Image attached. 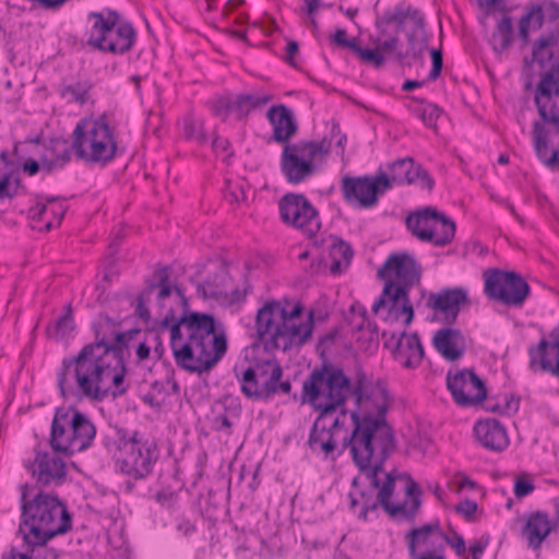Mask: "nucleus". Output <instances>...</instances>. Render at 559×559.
Returning <instances> with one entry per match:
<instances>
[{
  "label": "nucleus",
  "instance_id": "obj_1",
  "mask_svg": "<svg viewBox=\"0 0 559 559\" xmlns=\"http://www.w3.org/2000/svg\"><path fill=\"white\" fill-rule=\"evenodd\" d=\"M379 418L352 414L354 429L352 437L345 440L350 445L353 461L369 479L370 485L378 489V496L360 492L361 511L359 518L366 520L369 511L379 506L391 515H403L414 520L421 506V489L409 474L394 472L385 473V480L381 481L379 475L383 472V464L395 449L394 432L385 419L386 406L381 402Z\"/></svg>",
  "mask_w": 559,
  "mask_h": 559
},
{
  "label": "nucleus",
  "instance_id": "obj_2",
  "mask_svg": "<svg viewBox=\"0 0 559 559\" xmlns=\"http://www.w3.org/2000/svg\"><path fill=\"white\" fill-rule=\"evenodd\" d=\"M350 397L357 406L350 415L357 412L360 418H379L381 402L389 408L386 389L380 383L372 384L364 371H358L350 378L340 366L324 362L313 368L304 381L302 400L319 413L308 439L312 451H320L325 457L333 456L337 447L334 436L340 429H344V424L333 415Z\"/></svg>",
  "mask_w": 559,
  "mask_h": 559
},
{
  "label": "nucleus",
  "instance_id": "obj_3",
  "mask_svg": "<svg viewBox=\"0 0 559 559\" xmlns=\"http://www.w3.org/2000/svg\"><path fill=\"white\" fill-rule=\"evenodd\" d=\"M95 340L84 345L76 356L66 357L57 371V385L63 399L103 401L109 394L122 395L126 376L124 354L128 342L140 332L117 331L108 316L93 322Z\"/></svg>",
  "mask_w": 559,
  "mask_h": 559
},
{
  "label": "nucleus",
  "instance_id": "obj_4",
  "mask_svg": "<svg viewBox=\"0 0 559 559\" xmlns=\"http://www.w3.org/2000/svg\"><path fill=\"white\" fill-rule=\"evenodd\" d=\"M169 331L170 347L176 365L201 374L212 370L227 352V337L217 330L212 314L189 312L175 321L166 316L156 326L146 330V342L160 359L165 353L163 334Z\"/></svg>",
  "mask_w": 559,
  "mask_h": 559
},
{
  "label": "nucleus",
  "instance_id": "obj_5",
  "mask_svg": "<svg viewBox=\"0 0 559 559\" xmlns=\"http://www.w3.org/2000/svg\"><path fill=\"white\" fill-rule=\"evenodd\" d=\"M29 490L27 484L20 487L21 521L17 533L24 546L34 549L69 532L72 528V516L57 495L38 490L29 496Z\"/></svg>",
  "mask_w": 559,
  "mask_h": 559
},
{
  "label": "nucleus",
  "instance_id": "obj_6",
  "mask_svg": "<svg viewBox=\"0 0 559 559\" xmlns=\"http://www.w3.org/2000/svg\"><path fill=\"white\" fill-rule=\"evenodd\" d=\"M255 331L266 350L300 348L312 336L313 312L305 319L300 304L288 308L281 301H267L257 312Z\"/></svg>",
  "mask_w": 559,
  "mask_h": 559
},
{
  "label": "nucleus",
  "instance_id": "obj_7",
  "mask_svg": "<svg viewBox=\"0 0 559 559\" xmlns=\"http://www.w3.org/2000/svg\"><path fill=\"white\" fill-rule=\"evenodd\" d=\"M538 119L532 124L536 156L549 168L559 165V64L540 74L534 90Z\"/></svg>",
  "mask_w": 559,
  "mask_h": 559
},
{
  "label": "nucleus",
  "instance_id": "obj_8",
  "mask_svg": "<svg viewBox=\"0 0 559 559\" xmlns=\"http://www.w3.org/2000/svg\"><path fill=\"white\" fill-rule=\"evenodd\" d=\"M420 265L407 252L392 253L378 270V276L385 281L381 296L374 301L372 311L388 309L395 319L405 316L404 324L408 325L414 318V309L408 299V290L419 283Z\"/></svg>",
  "mask_w": 559,
  "mask_h": 559
},
{
  "label": "nucleus",
  "instance_id": "obj_9",
  "mask_svg": "<svg viewBox=\"0 0 559 559\" xmlns=\"http://www.w3.org/2000/svg\"><path fill=\"white\" fill-rule=\"evenodd\" d=\"M347 142L346 134L342 133L337 123H333L330 135L320 141H299L284 145L281 155V170L292 185L301 183L318 173L319 164H322L332 150L333 144L343 156Z\"/></svg>",
  "mask_w": 559,
  "mask_h": 559
},
{
  "label": "nucleus",
  "instance_id": "obj_10",
  "mask_svg": "<svg viewBox=\"0 0 559 559\" xmlns=\"http://www.w3.org/2000/svg\"><path fill=\"white\" fill-rule=\"evenodd\" d=\"M105 447L117 455L116 465L128 477L146 478L159 459V448L154 439L142 438L138 431L114 427L105 439Z\"/></svg>",
  "mask_w": 559,
  "mask_h": 559
},
{
  "label": "nucleus",
  "instance_id": "obj_11",
  "mask_svg": "<svg viewBox=\"0 0 559 559\" xmlns=\"http://www.w3.org/2000/svg\"><path fill=\"white\" fill-rule=\"evenodd\" d=\"M96 436L92 420L74 407H58L50 428L49 443L55 452L67 456L86 450Z\"/></svg>",
  "mask_w": 559,
  "mask_h": 559
},
{
  "label": "nucleus",
  "instance_id": "obj_12",
  "mask_svg": "<svg viewBox=\"0 0 559 559\" xmlns=\"http://www.w3.org/2000/svg\"><path fill=\"white\" fill-rule=\"evenodd\" d=\"M72 146L79 159L106 165L117 155L114 129L105 117L80 120L72 132Z\"/></svg>",
  "mask_w": 559,
  "mask_h": 559
},
{
  "label": "nucleus",
  "instance_id": "obj_13",
  "mask_svg": "<svg viewBox=\"0 0 559 559\" xmlns=\"http://www.w3.org/2000/svg\"><path fill=\"white\" fill-rule=\"evenodd\" d=\"M234 373L241 393L252 401H269L275 394H288L292 390L289 380L282 381L283 369L274 358L255 360L247 367L236 365Z\"/></svg>",
  "mask_w": 559,
  "mask_h": 559
},
{
  "label": "nucleus",
  "instance_id": "obj_14",
  "mask_svg": "<svg viewBox=\"0 0 559 559\" xmlns=\"http://www.w3.org/2000/svg\"><path fill=\"white\" fill-rule=\"evenodd\" d=\"M87 21L92 23L87 45L94 49L122 55L133 47L136 32L129 22L120 20L117 11L90 12Z\"/></svg>",
  "mask_w": 559,
  "mask_h": 559
},
{
  "label": "nucleus",
  "instance_id": "obj_15",
  "mask_svg": "<svg viewBox=\"0 0 559 559\" xmlns=\"http://www.w3.org/2000/svg\"><path fill=\"white\" fill-rule=\"evenodd\" d=\"M405 224L416 238L436 247L451 243L455 236V223L431 206L409 214Z\"/></svg>",
  "mask_w": 559,
  "mask_h": 559
},
{
  "label": "nucleus",
  "instance_id": "obj_16",
  "mask_svg": "<svg viewBox=\"0 0 559 559\" xmlns=\"http://www.w3.org/2000/svg\"><path fill=\"white\" fill-rule=\"evenodd\" d=\"M484 281L485 295L506 306L520 307L530 294L528 284L515 272L490 269L484 273Z\"/></svg>",
  "mask_w": 559,
  "mask_h": 559
},
{
  "label": "nucleus",
  "instance_id": "obj_17",
  "mask_svg": "<svg viewBox=\"0 0 559 559\" xmlns=\"http://www.w3.org/2000/svg\"><path fill=\"white\" fill-rule=\"evenodd\" d=\"M405 540L412 559H445L447 539L439 520L412 528Z\"/></svg>",
  "mask_w": 559,
  "mask_h": 559
},
{
  "label": "nucleus",
  "instance_id": "obj_18",
  "mask_svg": "<svg viewBox=\"0 0 559 559\" xmlns=\"http://www.w3.org/2000/svg\"><path fill=\"white\" fill-rule=\"evenodd\" d=\"M278 210L285 224L301 229L309 236H314L320 229L318 211L304 194H285L278 202Z\"/></svg>",
  "mask_w": 559,
  "mask_h": 559
},
{
  "label": "nucleus",
  "instance_id": "obj_19",
  "mask_svg": "<svg viewBox=\"0 0 559 559\" xmlns=\"http://www.w3.org/2000/svg\"><path fill=\"white\" fill-rule=\"evenodd\" d=\"M546 25V32L559 33V4L554 1L528 2L519 20L518 36L524 46L530 44L531 31Z\"/></svg>",
  "mask_w": 559,
  "mask_h": 559
},
{
  "label": "nucleus",
  "instance_id": "obj_20",
  "mask_svg": "<svg viewBox=\"0 0 559 559\" xmlns=\"http://www.w3.org/2000/svg\"><path fill=\"white\" fill-rule=\"evenodd\" d=\"M447 386L454 402L461 406L477 405L486 397L484 381L472 369H464L447 374Z\"/></svg>",
  "mask_w": 559,
  "mask_h": 559
},
{
  "label": "nucleus",
  "instance_id": "obj_21",
  "mask_svg": "<svg viewBox=\"0 0 559 559\" xmlns=\"http://www.w3.org/2000/svg\"><path fill=\"white\" fill-rule=\"evenodd\" d=\"M380 176L352 177L344 176L341 180V191L346 202L370 209L378 203V195L385 192L380 182Z\"/></svg>",
  "mask_w": 559,
  "mask_h": 559
},
{
  "label": "nucleus",
  "instance_id": "obj_22",
  "mask_svg": "<svg viewBox=\"0 0 559 559\" xmlns=\"http://www.w3.org/2000/svg\"><path fill=\"white\" fill-rule=\"evenodd\" d=\"M389 174L380 171V182L385 191L400 185L417 183L421 188L431 190L435 181L429 173L420 165H415L413 158L397 159L388 166Z\"/></svg>",
  "mask_w": 559,
  "mask_h": 559
},
{
  "label": "nucleus",
  "instance_id": "obj_23",
  "mask_svg": "<svg viewBox=\"0 0 559 559\" xmlns=\"http://www.w3.org/2000/svg\"><path fill=\"white\" fill-rule=\"evenodd\" d=\"M58 452L37 450L34 461L27 465L36 484L43 487L60 486L66 481L67 468Z\"/></svg>",
  "mask_w": 559,
  "mask_h": 559
},
{
  "label": "nucleus",
  "instance_id": "obj_24",
  "mask_svg": "<svg viewBox=\"0 0 559 559\" xmlns=\"http://www.w3.org/2000/svg\"><path fill=\"white\" fill-rule=\"evenodd\" d=\"M469 305L467 293L462 287L444 288L430 293L426 306L444 317L448 324H453L462 307Z\"/></svg>",
  "mask_w": 559,
  "mask_h": 559
},
{
  "label": "nucleus",
  "instance_id": "obj_25",
  "mask_svg": "<svg viewBox=\"0 0 559 559\" xmlns=\"http://www.w3.org/2000/svg\"><path fill=\"white\" fill-rule=\"evenodd\" d=\"M558 526L557 520H552L547 512L537 510L525 516L521 537L525 540L527 548L538 551L543 543Z\"/></svg>",
  "mask_w": 559,
  "mask_h": 559
},
{
  "label": "nucleus",
  "instance_id": "obj_26",
  "mask_svg": "<svg viewBox=\"0 0 559 559\" xmlns=\"http://www.w3.org/2000/svg\"><path fill=\"white\" fill-rule=\"evenodd\" d=\"M474 436L485 449L502 452L509 445L506 428L497 419H483L474 425Z\"/></svg>",
  "mask_w": 559,
  "mask_h": 559
},
{
  "label": "nucleus",
  "instance_id": "obj_27",
  "mask_svg": "<svg viewBox=\"0 0 559 559\" xmlns=\"http://www.w3.org/2000/svg\"><path fill=\"white\" fill-rule=\"evenodd\" d=\"M531 368L539 367L559 379V340L542 338L538 345L530 348Z\"/></svg>",
  "mask_w": 559,
  "mask_h": 559
},
{
  "label": "nucleus",
  "instance_id": "obj_28",
  "mask_svg": "<svg viewBox=\"0 0 559 559\" xmlns=\"http://www.w3.org/2000/svg\"><path fill=\"white\" fill-rule=\"evenodd\" d=\"M432 343L437 352L450 361L460 359L466 348L465 337L461 331L451 328L438 330Z\"/></svg>",
  "mask_w": 559,
  "mask_h": 559
},
{
  "label": "nucleus",
  "instance_id": "obj_29",
  "mask_svg": "<svg viewBox=\"0 0 559 559\" xmlns=\"http://www.w3.org/2000/svg\"><path fill=\"white\" fill-rule=\"evenodd\" d=\"M72 152V142L63 138L50 139L40 156L41 169L49 174L64 167L70 162Z\"/></svg>",
  "mask_w": 559,
  "mask_h": 559
},
{
  "label": "nucleus",
  "instance_id": "obj_30",
  "mask_svg": "<svg viewBox=\"0 0 559 559\" xmlns=\"http://www.w3.org/2000/svg\"><path fill=\"white\" fill-rule=\"evenodd\" d=\"M267 118L273 127V140L287 144L297 131L292 111L284 105L272 106L267 110Z\"/></svg>",
  "mask_w": 559,
  "mask_h": 559
},
{
  "label": "nucleus",
  "instance_id": "obj_31",
  "mask_svg": "<svg viewBox=\"0 0 559 559\" xmlns=\"http://www.w3.org/2000/svg\"><path fill=\"white\" fill-rule=\"evenodd\" d=\"M411 20L416 29H423L425 25L424 16L421 13L412 7L404 8L399 5L393 11L385 12L381 20L378 22V26L381 24H394L396 26V33L404 28L405 22Z\"/></svg>",
  "mask_w": 559,
  "mask_h": 559
},
{
  "label": "nucleus",
  "instance_id": "obj_32",
  "mask_svg": "<svg viewBox=\"0 0 559 559\" xmlns=\"http://www.w3.org/2000/svg\"><path fill=\"white\" fill-rule=\"evenodd\" d=\"M424 357V347L420 343L419 336L414 334H404V342L402 343L399 354H396V361L406 368L417 367Z\"/></svg>",
  "mask_w": 559,
  "mask_h": 559
},
{
  "label": "nucleus",
  "instance_id": "obj_33",
  "mask_svg": "<svg viewBox=\"0 0 559 559\" xmlns=\"http://www.w3.org/2000/svg\"><path fill=\"white\" fill-rule=\"evenodd\" d=\"M57 200V197L36 195V203L28 210V217L33 221H44L47 213L51 212L59 225L67 209L62 203L53 204Z\"/></svg>",
  "mask_w": 559,
  "mask_h": 559
},
{
  "label": "nucleus",
  "instance_id": "obj_34",
  "mask_svg": "<svg viewBox=\"0 0 559 559\" xmlns=\"http://www.w3.org/2000/svg\"><path fill=\"white\" fill-rule=\"evenodd\" d=\"M559 40V33L545 32L536 39L532 47L533 61L542 66L549 62L554 57V47Z\"/></svg>",
  "mask_w": 559,
  "mask_h": 559
},
{
  "label": "nucleus",
  "instance_id": "obj_35",
  "mask_svg": "<svg viewBox=\"0 0 559 559\" xmlns=\"http://www.w3.org/2000/svg\"><path fill=\"white\" fill-rule=\"evenodd\" d=\"M272 96L267 94H241L234 99V111L241 119L251 110L266 105Z\"/></svg>",
  "mask_w": 559,
  "mask_h": 559
},
{
  "label": "nucleus",
  "instance_id": "obj_36",
  "mask_svg": "<svg viewBox=\"0 0 559 559\" xmlns=\"http://www.w3.org/2000/svg\"><path fill=\"white\" fill-rule=\"evenodd\" d=\"M513 39V24L511 16L504 15L497 24L496 32L492 34V47L496 52L506 51Z\"/></svg>",
  "mask_w": 559,
  "mask_h": 559
},
{
  "label": "nucleus",
  "instance_id": "obj_37",
  "mask_svg": "<svg viewBox=\"0 0 559 559\" xmlns=\"http://www.w3.org/2000/svg\"><path fill=\"white\" fill-rule=\"evenodd\" d=\"M12 167L7 158L5 153L0 155V199L13 198L19 190V179L11 181Z\"/></svg>",
  "mask_w": 559,
  "mask_h": 559
},
{
  "label": "nucleus",
  "instance_id": "obj_38",
  "mask_svg": "<svg viewBox=\"0 0 559 559\" xmlns=\"http://www.w3.org/2000/svg\"><path fill=\"white\" fill-rule=\"evenodd\" d=\"M155 277L157 283L151 284L146 289L145 294L148 296L154 288H158L157 300L160 305H163L164 300L168 298L173 292L171 286L169 285V275L167 267H159L155 271Z\"/></svg>",
  "mask_w": 559,
  "mask_h": 559
},
{
  "label": "nucleus",
  "instance_id": "obj_39",
  "mask_svg": "<svg viewBox=\"0 0 559 559\" xmlns=\"http://www.w3.org/2000/svg\"><path fill=\"white\" fill-rule=\"evenodd\" d=\"M407 41L409 48L406 51H396V60L403 66H411L408 59H421L424 50L426 48V44L423 41H418L416 39L415 34H409L407 36Z\"/></svg>",
  "mask_w": 559,
  "mask_h": 559
},
{
  "label": "nucleus",
  "instance_id": "obj_40",
  "mask_svg": "<svg viewBox=\"0 0 559 559\" xmlns=\"http://www.w3.org/2000/svg\"><path fill=\"white\" fill-rule=\"evenodd\" d=\"M409 108L411 110L418 115V117L420 118L425 126H427L428 128L436 129L437 120L441 114V109L437 105L420 100L418 107Z\"/></svg>",
  "mask_w": 559,
  "mask_h": 559
},
{
  "label": "nucleus",
  "instance_id": "obj_41",
  "mask_svg": "<svg viewBox=\"0 0 559 559\" xmlns=\"http://www.w3.org/2000/svg\"><path fill=\"white\" fill-rule=\"evenodd\" d=\"M91 84L88 82H76L61 88V96L69 97L71 100L85 104L88 99Z\"/></svg>",
  "mask_w": 559,
  "mask_h": 559
},
{
  "label": "nucleus",
  "instance_id": "obj_42",
  "mask_svg": "<svg viewBox=\"0 0 559 559\" xmlns=\"http://www.w3.org/2000/svg\"><path fill=\"white\" fill-rule=\"evenodd\" d=\"M183 132L186 138L195 140L199 143L206 141V135L201 120L192 117H186L183 120Z\"/></svg>",
  "mask_w": 559,
  "mask_h": 559
},
{
  "label": "nucleus",
  "instance_id": "obj_43",
  "mask_svg": "<svg viewBox=\"0 0 559 559\" xmlns=\"http://www.w3.org/2000/svg\"><path fill=\"white\" fill-rule=\"evenodd\" d=\"M354 53H356L362 62L371 64L377 69L381 68L384 64V56L380 52L377 46L376 49H368L361 48L358 45Z\"/></svg>",
  "mask_w": 559,
  "mask_h": 559
},
{
  "label": "nucleus",
  "instance_id": "obj_44",
  "mask_svg": "<svg viewBox=\"0 0 559 559\" xmlns=\"http://www.w3.org/2000/svg\"><path fill=\"white\" fill-rule=\"evenodd\" d=\"M74 329L73 324V316H72V309L71 306L68 305L66 307V312L63 316H61L55 323V333L56 336L63 337L68 334V332L72 331Z\"/></svg>",
  "mask_w": 559,
  "mask_h": 559
},
{
  "label": "nucleus",
  "instance_id": "obj_45",
  "mask_svg": "<svg viewBox=\"0 0 559 559\" xmlns=\"http://www.w3.org/2000/svg\"><path fill=\"white\" fill-rule=\"evenodd\" d=\"M404 334L406 333L402 332L399 335L395 333L389 334L386 331L382 333V337L384 338V346L392 353L394 359H396V354H399L402 343L404 342Z\"/></svg>",
  "mask_w": 559,
  "mask_h": 559
},
{
  "label": "nucleus",
  "instance_id": "obj_46",
  "mask_svg": "<svg viewBox=\"0 0 559 559\" xmlns=\"http://www.w3.org/2000/svg\"><path fill=\"white\" fill-rule=\"evenodd\" d=\"M331 253L333 258L341 257L346 264L349 263L354 254L352 247L342 239L333 243Z\"/></svg>",
  "mask_w": 559,
  "mask_h": 559
},
{
  "label": "nucleus",
  "instance_id": "obj_47",
  "mask_svg": "<svg viewBox=\"0 0 559 559\" xmlns=\"http://www.w3.org/2000/svg\"><path fill=\"white\" fill-rule=\"evenodd\" d=\"M213 114L222 119H226L230 111H234V100L228 98H218L213 102Z\"/></svg>",
  "mask_w": 559,
  "mask_h": 559
},
{
  "label": "nucleus",
  "instance_id": "obj_48",
  "mask_svg": "<svg viewBox=\"0 0 559 559\" xmlns=\"http://www.w3.org/2000/svg\"><path fill=\"white\" fill-rule=\"evenodd\" d=\"M444 546L449 545L452 549H454L457 556H464L466 552V544L463 536L453 531L452 535L449 536L445 534Z\"/></svg>",
  "mask_w": 559,
  "mask_h": 559
},
{
  "label": "nucleus",
  "instance_id": "obj_49",
  "mask_svg": "<svg viewBox=\"0 0 559 559\" xmlns=\"http://www.w3.org/2000/svg\"><path fill=\"white\" fill-rule=\"evenodd\" d=\"M331 39L337 46L348 48L353 52L355 51L356 47L358 46L355 38H353V39L347 38V33L344 28H337L335 31V33L331 36Z\"/></svg>",
  "mask_w": 559,
  "mask_h": 559
},
{
  "label": "nucleus",
  "instance_id": "obj_50",
  "mask_svg": "<svg viewBox=\"0 0 559 559\" xmlns=\"http://www.w3.org/2000/svg\"><path fill=\"white\" fill-rule=\"evenodd\" d=\"M431 62L432 68L428 75V80L435 81L442 70L443 61H442V52L439 49H432L431 50Z\"/></svg>",
  "mask_w": 559,
  "mask_h": 559
},
{
  "label": "nucleus",
  "instance_id": "obj_51",
  "mask_svg": "<svg viewBox=\"0 0 559 559\" xmlns=\"http://www.w3.org/2000/svg\"><path fill=\"white\" fill-rule=\"evenodd\" d=\"M534 488L535 487L532 481L524 478H518L514 484V495L516 498H523L530 495Z\"/></svg>",
  "mask_w": 559,
  "mask_h": 559
},
{
  "label": "nucleus",
  "instance_id": "obj_52",
  "mask_svg": "<svg viewBox=\"0 0 559 559\" xmlns=\"http://www.w3.org/2000/svg\"><path fill=\"white\" fill-rule=\"evenodd\" d=\"M400 45V39L397 36H392L389 39L378 41L377 47L380 50V52L383 53H390L397 51V47Z\"/></svg>",
  "mask_w": 559,
  "mask_h": 559
},
{
  "label": "nucleus",
  "instance_id": "obj_53",
  "mask_svg": "<svg viewBox=\"0 0 559 559\" xmlns=\"http://www.w3.org/2000/svg\"><path fill=\"white\" fill-rule=\"evenodd\" d=\"M156 501L166 508H171L176 502V495L171 490H160L155 495Z\"/></svg>",
  "mask_w": 559,
  "mask_h": 559
},
{
  "label": "nucleus",
  "instance_id": "obj_54",
  "mask_svg": "<svg viewBox=\"0 0 559 559\" xmlns=\"http://www.w3.org/2000/svg\"><path fill=\"white\" fill-rule=\"evenodd\" d=\"M148 297L145 293H142L138 296L136 309L135 312L143 321L147 322L151 319V313L148 308L145 306V298Z\"/></svg>",
  "mask_w": 559,
  "mask_h": 559
},
{
  "label": "nucleus",
  "instance_id": "obj_55",
  "mask_svg": "<svg viewBox=\"0 0 559 559\" xmlns=\"http://www.w3.org/2000/svg\"><path fill=\"white\" fill-rule=\"evenodd\" d=\"M455 510L469 519L477 510V503L473 500L466 499L455 507Z\"/></svg>",
  "mask_w": 559,
  "mask_h": 559
},
{
  "label": "nucleus",
  "instance_id": "obj_56",
  "mask_svg": "<svg viewBox=\"0 0 559 559\" xmlns=\"http://www.w3.org/2000/svg\"><path fill=\"white\" fill-rule=\"evenodd\" d=\"M213 425H214L215 430L223 431V430L230 429L233 426V423L229 420L228 416L225 413H223V414H217L214 417Z\"/></svg>",
  "mask_w": 559,
  "mask_h": 559
},
{
  "label": "nucleus",
  "instance_id": "obj_57",
  "mask_svg": "<svg viewBox=\"0 0 559 559\" xmlns=\"http://www.w3.org/2000/svg\"><path fill=\"white\" fill-rule=\"evenodd\" d=\"M506 0H478L480 8L485 9L488 13L495 10L503 11Z\"/></svg>",
  "mask_w": 559,
  "mask_h": 559
},
{
  "label": "nucleus",
  "instance_id": "obj_58",
  "mask_svg": "<svg viewBox=\"0 0 559 559\" xmlns=\"http://www.w3.org/2000/svg\"><path fill=\"white\" fill-rule=\"evenodd\" d=\"M298 50H299V46H298L297 41H295V40L288 41V44L286 46V58H285V60H286L287 63H289L293 67H295L294 58L297 55Z\"/></svg>",
  "mask_w": 559,
  "mask_h": 559
},
{
  "label": "nucleus",
  "instance_id": "obj_59",
  "mask_svg": "<svg viewBox=\"0 0 559 559\" xmlns=\"http://www.w3.org/2000/svg\"><path fill=\"white\" fill-rule=\"evenodd\" d=\"M358 312H359V320L358 322H353V329L354 330H357L358 332L359 331H364V325L365 323H368V332L370 334H372V331L370 329V323L367 321V318H366V310L364 309V307L361 306H358Z\"/></svg>",
  "mask_w": 559,
  "mask_h": 559
},
{
  "label": "nucleus",
  "instance_id": "obj_60",
  "mask_svg": "<svg viewBox=\"0 0 559 559\" xmlns=\"http://www.w3.org/2000/svg\"><path fill=\"white\" fill-rule=\"evenodd\" d=\"M486 547L487 542L484 540H475L471 544L469 551L472 554V559H479Z\"/></svg>",
  "mask_w": 559,
  "mask_h": 559
},
{
  "label": "nucleus",
  "instance_id": "obj_61",
  "mask_svg": "<svg viewBox=\"0 0 559 559\" xmlns=\"http://www.w3.org/2000/svg\"><path fill=\"white\" fill-rule=\"evenodd\" d=\"M177 530L183 535L189 536L195 532V525L189 520L181 519L177 524Z\"/></svg>",
  "mask_w": 559,
  "mask_h": 559
},
{
  "label": "nucleus",
  "instance_id": "obj_62",
  "mask_svg": "<svg viewBox=\"0 0 559 559\" xmlns=\"http://www.w3.org/2000/svg\"><path fill=\"white\" fill-rule=\"evenodd\" d=\"M41 168L40 159L37 162L35 159H27L23 164V170L27 173L29 176H34Z\"/></svg>",
  "mask_w": 559,
  "mask_h": 559
},
{
  "label": "nucleus",
  "instance_id": "obj_63",
  "mask_svg": "<svg viewBox=\"0 0 559 559\" xmlns=\"http://www.w3.org/2000/svg\"><path fill=\"white\" fill-rule=\"evenodd\" d=\"M336 336H337L336 330L328 332L320 338L319 346L324 347V348H330L331 345L334 344Z\"/></svg>",
  "mask_w": 559,
  "mask_h": 559
},
{
  "label": "nucleus",
  "instance_id": "obj_64",
  "mask_svg": "<svg viewBox=\"0 0 559 559\" xmlns=\"http://www.w3.org/2000/svg\"><path fill=\"white\" fill-rule=\"evenodd\" d=\"M150 352H151V345H148V342H146V338L144 340V342L140 343L136 347V356L139 358V360H144L146 358H148L150 356Z\"/></svg>",
  "mask_w": 559,
  "mask_h": 559
}]
</instances>
